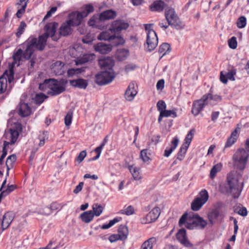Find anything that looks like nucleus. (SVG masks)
Returning <instances> with one entry per match:
<instances>
[{"instance_id":"1","label":"nucleus","mask_w":249,"mask_h":249,"mask_svg":"<svg viewBox=\"0 0 249 249\" xmlns=\"http://www.w3.org/2000/svg\"><path fill=\"white\" fill-rule=\"evenodd\" d=\"M244 186L242 174L237 171H232L228 173L226 178L225 189L226 192L233 198H237L241 195Z\"/></svg>"},{"instance_id":"2","label":"nucleus","mask_w":249,"mask_h":249,"mask_svg":"<svg viewBox=\"0 0 249 249\" xmlns=\"http://www.w3.org/2000/svg\"><path fill=\"white\" fill-rule=\"evenodd\" d=\"M58 23L55 22L47 23L44 27L45 33L39 36L38 38L31 37V41L28 50H30L31 46L36 45L37 47V50L42 51L46 46V42L49 36H51L54 41H57L58 37L55 36Z\"/></svg>"},{"instance_id":"3","label":"nucleus","mask_w":249,"mask_h":249,"mask_svg":"<svg viewBox=\"0 0 249 249\" xmlns=\"http://www.w3.org/2000/svg\"><path fill=\"white\" fill-rule=\"evenodd\" d=\"M184 224L188 230H203L207 226V222L197 213H192L188 215L187 213H185L179 220L178 226L181 227Z\"/></svg>"},{"instance_id":"4","label":"nucleus","mask_w":249,"mask_h":249,"mask_svg":"<svg viewBox=\"0 0 249 249\" xmlns=\"http://www.w3.org/2000/svg\"><path fill=\"white\" fill-rule=\"evenodd\" d=\"M94 10V8L92 5L86 4L81 8L80 12L75 11L70 13L68 15L69 19L67 21L73 26H77L81 24L83 18L92 13Z\"/></svg>"},{"instance_id":"5","label":"nucleus","mask_w":249,"mask_h":249,"mask_svg":"<svg viewBox=\"0 0 249 249\" xmlns=\"http://www.w3.org/2000/svg\"><path fill=\"white\" fill-rule=\"evenodd\" d=\"M249 154L245 148H238L232 156V160L234 167L240 171H243L246 167Z\"/></svg>"},{"instance_id":"6","label":"nucleus","mask_w":249,"mask_h":249,"mask_svg":"<svg viewBox=\"0 0 249 249\" xmlns=\"http://www.w3.org/2000/svg\"><path fill=\"white\" fill-rule=\"evenodd\" d=\"M30 41L31 37L26 42V48L25 51H23L20 48L14 53L13 55V62L12 63L13 65L17 64V66H19V62L21 60L22 57L26 60H29L31 58L35 49L37 50V47L36 45L31 46L30 50H28Z\"/></svg>"},{"instance_id":"7","label":"nucleus","mask_w":249,"mask_h":249,"mask_svg":"<svg viewBox=\"0 0 249 249\" xmlns=\"http://www.w3.org/2000/svg\"><path fill=\"white\" fill-rule=\"evenodd\" d=\"M48 88V93L53 96L58 95L65 90V87L57 80L53 79H46L43 84L39 85V88Z\"/></svg>"},{"instance_id":"8","label":"nucleus","mask_w":249,"mask_h":249,"mask_svg":"<svg viewBox=\"0 0 249 249\" xmlns=\"http://www.w3.org/2000/svg\"><path fill=\"white\" fill-rule=\"evenodd\" d=\"M165 17L167 22L172 27L177 30H180L184 27V25L181 21L173 8H166L165 11Z\"/></svg>"},{"instance_id":"9","label":"nucleus","mask_w":249,"mask_h":249,"mask_svg":"<svg viewBox=\"0 0 249 249\" xmlns=\"http://www.w3.org/2000/svg\"><path fill=\"white\" fill-rule=\"evenodd\" d=\"M97 38L100 40L112 41V43L116 46L123 45L125 42V40L121 36L111 33L109 29L101 33L98 36Z\"/></svg>"},{"instance_id":"10","label":"nucleus","mask_w":249,"mask_h":249,"mask_svg":"<svg viewBox=\"0 0 249 249\" xmlns=\"http://www.w3.org/2000/svg\"><path fill=\"white\" fill-rule=\"evenodd\" d=\"M209 195L206 190L201 191L197 197L191 203V208L193 211H199L208 201Z\"/></svg>"},{"instance_id":"11","label":"nucleus","mask_w":249,"mask_h":249,"mask_svg":"<svg viewBox=\"0 0 249 249\" xmlns=\"http://www.w3.org/2000/svg\"><path fill=\"white\" fill-rule=\"evenodd\" d=\"M115 78L114 71H104L95 75V82L99 85H105L111 82Z\"/></svg>"},{"instance_id":"12","label":"nucleus","mask_w":249,"mask_h":249,"mask_svg":"<svg viewBox=\"0 0 249 249\" xmlns=\"http://www.w3.org/2000/svg\"><path fill=\"white\" fill-rule=\"evenodd\" d=\"M14 71L13 67L10 68L9 71H6L0 77V94L3 93L7 88V77L9 83L14 79Z\"/></svg>"},{"instance_id":"13","label":"nucleus","mask_w":249,"mask_h":249,"mask_svg":"<svg viewBox=\"0 0 249 249\" xmlns=\"http://www.w3.org/2000/svg\"><path fill=\"white\" fill-rule=\"evenodd\" d=\"M158 38L154 30H149L147 33L146 44L148 51L154 50L158 45Z\"/></svg>"},{"instance_id":"14","label":"nucleus","mask_w":249,"mask_h":249,"mask_svg":"<svg viewBox=\"0 0 249 249\" xmlns=\"http://www.w3.org/2000/svg\"><path fill=\"white\" fill-rule=\"evenodd\" d=\"M176 237L179 242L184 247L192 249H196L194 248L193 245L188 240L186 234V231L184 228H182L178 231Z\"/></svg>"},{"instance_id":"15","label":"nucleus","mask_w":249,"mask_h":249,"mask_svg":"<svg viewBox=\"0 0 249 249\" xmlns=\"http://www.w3.org/2000/svg\"><path fill=\"white\" fill-rule=\"evenodd\" d=\"M128 26L129 24L124 21L116 20L112 22L109 30L111 31V33L116 35L122 30L126 29Z\"/></svg>"},{"instance_id":"16","label":"nucleus","mask_w":249,"mask_h":249,"mask_svg":"<svg viewBox=\"0 0 249 249\" xmlns=\"http://www.w3.org/2000/svg\"><path fill=\"white\" fill-rule=\"evenodd\" d=\"M208 97V96H203L202 99L194 103L192 112L194 115H197L203 109L204 106L208 103L207 102Z\"/></svg>"},{"instance_id":"17","label":"nucleus","mask_w":249,"mask_h":249,"mask_svg":"<svg viewBox=\"0 0 249 249\" xmlns=\"http://www.w3.org/2000/svg\"><path fill=\"white\" fill-rule=\"evenodd\" d=\"M14 218V214L12 212H7L4 214L1 226L0 225V234L3 231L6 229L9 226Z\"/></svg>"},{"instance_id":"18","label":"nucleus","mask_w":249,"mask_h":249,"mask_svg":"<svg viewBox=\"0 0 249 249\" xmlns=\"http://www.w3.org/2000/svg\"><path fill=\"white\" fill-rule=\"evenodd\" d=\"M99 64L102 69L105 71H113L112 67L114 65V61L110 57H105L99 60Z\"/></svg>"},{"instance_id":"19","label":"nucleus","mask_w":249,"mask_h":249,"mask_svg":"<svg viewBox=\"0 0 249 249\" xmlns=\"http://www.w3.org/2000/svg\"><path fill=\"white\" fill-rule=\"evenodd\" d=\"M240 131V127L239 124H238L235 129L231 132L230 136L228 138L225 145V148L231 146L236 142L239 137Z\"/></svg>"},{"instance_id":"20","label":"nucleus","mask_w":249,"mask_h":249,"mask_svg":"<svg viewBox=\"0 0 249 249\" xmlns=\"http://www.w3.org/2000/svg\"><path fill=\"white\" fill-rule=\"evenodd\" d=\"M18 114L22 117H25L30 115L31 108L27 103L20 102L17 107Z\"/></svg>"},{"instance_id":"21","label":"nucleus","mask_w":249,"mask_h":249,"mask_svg":"<svg viewBox=\"0 0 249 249\" xmlns=\"http://www.w3.org/2000/svg\"><path fill=\"white\" fill-rule=\"evenodd\" d=\"M94 49L96 52L102 54H107L112 50V46L101 42L95 44Z\"/></svg>"},{"instance_id":"22","label":"nucleus","mask_w":249,"mask_h":249,"mask_svg":"<svg viewBox=\"0 0 249 249\" xmlns=\"http://www.w3.org/2000/svg\"><path fill=\"white\" fill-rule=\"evenodd\" d=\"M4 136L5 139L9 141L10 144H13L17 141L19 136V133L15 128H10L5 132Z\"/></svg>"},{"instance_id":"23","label":"nucleus","mask_w":249,"mask_h":249,"mask_svg":"<svg viewBox=\"0 0 249 249\" xmlns=\"http://www.w3.org/2000/svg\"><path fill=\"white\" fill-rule=\"evenodd\" d=\"M72 25L67 20L63 23L59 28V35L65 36L71 35L73 31Z\"/></svg>"},{"instance_id":"24","label":"nucleus","mask_w":249,"mask_h":249,"mask_svg":"<svg viewBox=\"0 0 249 249\" xmlns=\"http://www.w3.org/2000/svg\"><path fill=\"white\" fill-rule=\"evenodd\" d=\"M160 210L159 207L154 208L146 216V223H150L155 221L159 217Z\"/></svg>"},{"instance_id":"25","label":"nucleus","mask_w":249,"mask_h":249,"mask_svg":"<svg viewBox=\"0 0 249 249\" xmlns=\"http://www.w3.org/2000/svg\"><path fill=\"white\" fill-rule=\"evenodd\" d=\"M137 93V91L135 88V84L131 83L128 86L124 93L125 98L128 101H131L133 100Z\"/></svg>"},{"instance_id":"26","label":"nucleus","mask_w":249,"mask_h":249,"mask_svg":"<svg viewBox=\"0 0 249 249\" xmlns=\"http://www.w3.org/2000/svg\"><path fill=\"white\" fill-rule=\"evenodd\" d=\"M167 4L161 0L154 1L149 6L150 9L153 12H161L166 9Z\"/></svg>"},{"instance_id":"27","label":"nucleus","mask_w":249,"mask_h":249,"mask_svg":"<svg viewBox=\"0 0 249 249\" xmlns=\"http://www.w3.org/2000/svg\"><path fill=\"white\" fill-rule=\"evenodd\" d=\"M117 16L116 12L112 10H107L99 15V20L101 22L114 19Z\"/></svg>"},{"instance_id":"28","label":"nucleus","mask_w":249,"mask_h":249,"mask_svg":"<svg viewBox=\"0 0 249 249\" xmlns=\"http://www.w3.org/2000/svg\"><path fill=\"white\" fill-rule=\"evenodd\" d=\"M64 64L60 61H57L53 63L51 66L52 71L57 75H62L64 72Z\"/></svg>"},{"instance_id":"29","label":"nucleus","mask_w":249,"mask_h":249,"mask_svg":"<svg viewBox=\"0 0 249 249\" xmlns=\"http://www.w3.org/2000/svg\"><path fill=\"white\" fill-rule=\"evenodd\" d=\"M70 83L71 86L81 89H86L88 85L87 80L82 78L70 80Z\"/></svg>"},{"instance_id":"30","label":"nucleus","mask_w":249,"mask_h":249,"mask_svg":"<svg viewBox=\"0 0 249 249\" xmlns=\"http://www.w3.org/2000/svg\"><path fill=\"white\" fill-rule=\"evenodd\" d=\"M94 55L93 54H85L82 57L78 58L75 60V65H82L89 61L92 60L94 58Z\"/></svg>"},{"instance_id":"31","label":"nucleus","mask_w":249,"mask_h":249,"mask_svg":"<svg viewBox=\"0 0 249 249\" xmlns=\"http://www.w3.org/2000/svg\"><path fill=\"white\" fill-rule=\"evenodd\" d=\"M94 214L92 211H88L82 213L80 215L81 220L85 223H89L94 218Z\"/></svg>"},{"instance_id":"32","label":"nucleus","mask_w":249,"mask_h":249,"mask_svg":"<svg viewBox=\"0 0 249 249\" xmlns=\"http://www.w3.org/2000/svg\"><path fill=\"white\" fill-rule=\"evenodd\" d=\"M179 142L178 137H176L174 138L171 142V146L169 148H166L164 150V156L168 157L172 152L176 148Z\"/></svg>"},{"instance_id":"33","label":"nucleus","mask_w":249,"mask_h":249,"mask_svg":"<svg viewBox=\"0 0 249 249\" xmlns=\"http://www.w3.org/2000/svg\"><path fill=\"white\" fill-rule=\"evenodd\" d=\"M128 169L131 172L133 178L135 180H140L142 178V176L140 174V168L134 166V165H129Z\"/></svg>"},{"instance_id":"34","label":"nucleus","mask_w":249,"mask_h":249,"mask_svg":"<svg viewBox=\"0 0 249 249\" xmlns=\"http://www.w3.org/2000/svg\"><path fill=\"white\" fill-rule=\"evenodd\" d=\"M156 241L155 237L149 238L142 244L140 249H153V244L156 243Z\"/></svg>"},{"instance_id":"35","label":"nucleus","mask_w":249,"mask_h":249,"mask_svg":"<svg viewBox=\"0 0 249 249\" xmlns=\"http://www.w3.org/2000/svg\"><path fill=\"white\" fill-rule=\"evenodd\" d=\"M118 234L121 237V240H125L128 234V230L127 226L121 225L118 228Z\"/></svg>"},{"instance_id":"36","label":"nucleus","mask_w":249,"mask_h":249,"mask_svg":"<svg viewBox=\"0 0 249 249\" xmlns=\"http://www.w3.org/2000/svg\"><path fill=\"white\" fill-rule=\"evenodd\" d=\"M222 168V164L221 163H218L213 166L210 171V177L211 178L213 179L216 176V174L220 172Z\"/></svg>"},{"instance_id":"37","label":"nucleus","mask_w":249,"mask_h":249,"mask_svg":"<svg viewBox=\"0 0 249 249\" xmlns=\"http://www.w3.org/2000/svg\"><path fill=\"white\" fill-rule=\"evenodd\" d=\"M128 54L129 52L127 50L121 49L117 53L116 58L118 61H124L127 57Z\"/></svg>"},{"instance_id":"38","label":"nucleus","mask_w":249,"mask_h":249,"mask_svg":"<svg viewBox=\"0 0 249 249\" xmlns=\"http://www.w3.org/2000/svg\"><path fill=\"white\" fill-rule=\"evenodd\" d=\"M171 51V48L170 45L167 43H162L159 48V52L160 53H162L161 57L163 55L168 53Z\"/></svg>"},{"instance_id":"39","label":"nucleus","mask_w":249,"mask_h":249,"mask_svg":"<svg viewBox=\"0 0 249 249\" xmlns=\"http://www.w3.org/2000/svg\"><path fill=\"white\" fill-rule=\"evenodd\" d=\"M92 212L94 216H99L102 213L103 211V207L98 203H94L92 206Z\"/></svg>"},{"instance_id":"40","label":"nucleus","mask_w":249,"mask_h":249,"mask_svg":"<svg viewBox=\"0 0 249 249\" xmlns=\"http://www.w3.org/2000/svg\"><path fill=\"white\" fill-rule=\"evenodd\" d=\"M219 215V212L217 210H213L208 214L209 221L212 225L213 224L214 220L217 219Z\"/></svg>"},{"instance_id":"41","label":"nucleus","mask_w":249,"mask_h":249,"mask_svg":"<svg viewBox=\"0 0 249 249\" xmlns=\"http://www.w3.org/2000/svg\"><path fill=\"white\" fill-rule=\"evenodd\" d=\"M17 157L15 154H12L8 157L6 161V166L8 170H10L13 167V164L16 161Z\"/></svg>"},{"instance_id":"42","label":"nucleus","mask_w":249,"mask_h":249,"mask_svg":"<svg viewBox=\"0 0 249 249\" xmlns=\"http://www.w3.org/2000/svg\"><path fill=\"white\" fill-rule=\"evenodd\" d=\"M189 146L183 143L182 144L178 153L177 159L179 160H182L183 159Z\"/></svg>"},{"instance_id":"43","label":"nucleus","mask_w":249,"mask_h":249,"mask_svg":"<svg viewBox=\"0 0 249 249\" xmlns=\"http://www.w3.org/2000/svg\"><path fill=\"white\" fill-rule=\"evenodd\" d=\"M100 22L101 21L99 20V17L96 19H95L94 17H92L89 21L88 24L90 26H94L100 29H102L104 28V26L99 25Z\"/></svg>"},{"instance_id":"44","label":"nucleus","mask_w":249,"mask_h":249,"mask_svg":"<svg viewBox=\"0 0 249 249\" xmlns=\"http://www.w3.org/2000/svg\"><path fill=\"white\" fill-rule=\"evenodd\" d=\"M196 130L194 128L191 129L188 133L185 139V142L183 144L189 146L193 138Z\"/></svg>"},{"instance_id":"45","label":"nucleus","mask_w":249,"mask_h":249,"mask_svg":"<svg viewBox=\"0 0 249 249\" xmlns=\"http://www.w3.org/2000/svg\"><path fill=\"white\" fill-rule=\"evenodd\" d=\"M85 68L82 67L80 68H72L68 71V74L69 76L75 74H78L85 71Z\"/></svg>"},{"instance_id":"46","label":"nucleus","mask_w":249,"mask_h":249,"mask_svg":"<svg viewBox=\"0 0 249 249\" xmlns=\"http://www.w3.org/2000/svg\"><path fill=\"white\" fill-rule=\"evenodd\" d=\"M48 96L45 95L44 93H40L36 94V96L35 97L34 100L36 104L39 105L43 103L45 99Z\"/></svg>"},{"instance_id":"47","label":"nucleus","mask_w":249,"mask_h":249,"mask_svg":"<svg viewBox=\"0 0 249 249\" xmlns=\"http://www.w3.org/2000/svg\"><path fill=\"white\" fill-rule=\"evenodd\" d=\"M26 24L24 21H21L20 23V25L17 29L16 33V36L19 38L21 35L23 33L24 30L26 27Z\"/></svg>"},{"instance_id":"48","label":"nucleus","mask_w":249,"mask_h":249,"mask_svg":"<svg viewBox=\"0 0 249 249\" xmlns=\"http://www.w3.org/2000/svg\"><path fill=\"white\" fill-rule=\"evenodd\" d=\"M230 219H232L233 221L234 224V234L231 237V238L229 239L230 241L234 242L236 238V234H237V231L238 229V226L237 225V220L233 218V217H231Z\"/></svg>"},{"instance_id":"49","label":"nucleus","mask_w":249,"mask_h":249,"mask_svg":"<svg viewBox=\"0 0 249 249\" xmlns=\"http://www.w3.org/2000/svg\"><path fill=\"white\" fill-rule=\"evenodd\" d=\"M148 150L147 149H144L142 150L140 152V158L144 162H148L150 160L148 155Z\"/></svg>"},{"instance_id":"50","label":"nucleus","mask_w":249,"mask_h":249,"mask_svg":"<svg viewBox=\"0 0 249 249\" xmlns=\"http://www.w3.org/2000/svg\"><path fill=\"white\" fill-rule=\"evenodd\" d=\"M72 116V111L71 110L69 111L65 117V124L66 126H69L71 124Z\"/></svg>"},{"instance_id":"51","label":"nucleus","mask_w":249,"mask_h":249,"mask_svg":"<svg viewBox=\"0 0 249 249\" xmlns=\"http://www.w3.org/2000/svg\"><path fill=\"white\" fill-rule=\"evenodd\" d=\"M237 26L239 28H244L246 25V18L244 16L240 17L237 21Z\"/></svg>"},{"instance_id":"52","label":"nucleus","mask_w":249,"mask_h":249,"mask_svg":"<svg viewBox=\"0 0 249 249\" xmlns=\"http://www.w3.org/2000/svg\"><path fill=\"white\" fill-rule=\"evenodd\" d=\"M228 45L230 48L232 49H236L237 46L236 38L235 36H232L228 40Z\"/></svg>"},{"instance_id":"53","label":"nucleus","mask_w":249,"mask_h":249,"mask_svg":"<svg viewBox=\"0 0 249 249\" xmlns=\"http://www.w3.org/2000/svg\"><path fill=\"white\" fill-rule=\"evenodd\" d=\"M134 213V209L132 206H128L125 209L121 211V213L125 214L127 215H130L133 214Z\"/></svg>"},{"instance_id":"54","label":"nucleus","mask_w":249,"mask_h":249,"mask_svg":"<svg viewBox=\"0 0 249 249\" xmlns=\"http://www.w3.org/2000/svg\"><path fill=\"white\" fill-rule=\"evenodd\" d=\"M161 113H163L164 117L172 116L173 118H175L177 116V113L174 110L165 109L163 111H162Z\"/></svg>"},{"instance_id":"55","label":"nucleus","mask_w":249,"mask_h":249,"mask_svg":"<svg viewBox=\"0 0 249 249\" xmlns=\"http://www.w3.org/2000/svg\"><path fill=\"white\" fill-rule=\"evenodd\" d=\"M63 205H61L56 202H54L51 204L50 208L48 207H46V208L47 209H50V210L52 211L57 210H60L63 208Z\"/></svg>"},{"instance_id":"56","label":"nucleus","mask_w":249,"mask_h":249,"mask_svg":"<svg viewBox=\"0 0 249 249\" xmlns=\"http://www.w3.org/2000/svg\"><path fill=\"white\" fill-rule=\"evenodd\" d=\"M236 70L234 69L230 70L228 72L226 73V76L228 79L231 81H234V76L236 74Z\"/></svg>"},{"instance_id":"57","label":"nucleus","mask_w":249,"mask_h":249,"mask_svg":"<svg viewBox=\"0 0 249 249\" xmlns=\"http://www.w3.org/2000/svg\"><path fill=\"white\" fill-rule=\"evenodd\" d=\"M157 107L158 110L160 113L162 111H163L166 107V105L165 103L162 100H160L157 104Z\"/></svg>"},{"instance_id":"58","label":"nucleus","mask_w":249,"mask_h":249,"mask_svg":"<svg viewBox=\"0 0 249 249\" xmlns=\"http://www.w3.org/2000/svg\"><path fill=\"white\" fill-rule=\"evenodd\" d=\"M26 8V6L25 4L24 6L17 7V8L18 9V10L16 13L17 18H20L22 17L23 14H24Z\"/></svg>"},{"instance_id":"59","label":"nucleus","mask_w":249,"mask_h":249,"mask_svg":"<svg viewBox=\"0 0 249 249\" xmlns=\"http://www.w3.org/2000/svg\"><path fill=\"white\" fill-rule=\"evenodd\" d=\"M17 187L16 185H8L7 186V188L6 190H3L2 191L4 193V194L7 196L10 193H11L12 192H13L14 190H15L16 189Z\"/></svg>"},{"instance_id":"60","label":"nucleus","mask_w":249,"mask_h":249,"mask_svg":"<svg viewBox=\"0 0 249 249\" xmlns=\"http://www.w3.org/2000/svg\"><path fill=\"white\" fill-rule=\"evenodd\" d=\"M137 66L134 64H129L125 66L124 70L126 72L128 73L130 71H134Z\"/></svg>"},{"instance_id":"61","label":"nucleus","mask_w":249,"mask_h":249,"mask_svg":"<svg viewBox=\"0 0 249 249\" xmlns=\"http://www.w3.org/2000/svg\"><path fill=\"white\" fill-rule=\"evenodd\" d=\"M204 96H208L209 97L208 98V100H214L217 102L220 101L221 100V97L220 96L218 95H214L213 96L211 94H208L207 95H204Z\"/></svg>"},{"instance_id":"62","label":"nucleus","mask_w":249,"mask_h":249,"mask_svg":"<svg viewBox=\"0 0 249 249\" xmlns=\"http://www.w3.org/2000/svg\"><path fill=\"white\" fill-rule=\"evenodd\" d=\"M87 155V152L85 150L82 151L77 157V161L78 162H81L85 158Z\"/></svg>"},{"instance_id":"63","label":"nucleus","mask_w":249,"mask_h":249,"mask_svg":"<svg viewBox=\"0 0 249 249\" xmlns=\"http://www.w3.org/2000/svg\"><path fill=\"white\" fill-rule=\"evenodd\" d=\"M10 144V142H8V141H4L3 142V146L2 148V154L1 155L6 157L7 154V147H8L9 145Z\"/></svg>"},{"instance_id":"64","label":"nucleus","mask_w":249,"mask_h":249,"mask_svg":"<svg viewBox=\"0 0 249 249\" xmlns=\"http://www.w3.org/2000/svg\"><path fill=\"white\" fill-rule=\"evenodd\" d=\"M108 239L109 241L111 243L115 242L118 240H121V237L118 233L110 235Z\"/></svg>"}]
</instances>
